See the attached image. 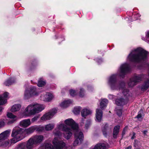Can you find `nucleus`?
I'll return each instance as SVG.
<instances>
[{
    "mask_svg": "<svg viewBox=\"0 0 149 149\" xmlns=\"http://www.w3.org/2000/svg\"><path fill=\"white\" fill-rule=\"evenodd\" d=\"M129 69V66L126 63L123 64L121 65L117 74H113L110 77L108 80V84L112 90L118 89L122 90L123 89V88L124 86V83L123 82L119 84V87H118L117 82L116 81L117 76L118 75L123 77L125 74L128 72Z\"/></svg>",
    "mask_w": 149,
    "mask_h": 149,
    "instance_id": "1",
    "label": "nucleus"
},
{
    "mask_svg": "<svg viewBox=\"0 0 149 149\" xmlns=\"http://www.w3.org/2000/svg\"><path fill=\"white\" fill-rule=\"evenodd\" d=\"M65 124L70 126L74 132L75 141L73 143L74 146H76L80 144L83 141L84 136L81 130L78 129V124L72 118H68L64 121Z\"/></svg>",
    "mask_w": 149,
    "mask_h": 149,
    "instance_id": "2",
    "label": "nucleus"
},
{
    "mask_svg": "<svg viewBox=\"0 0 149 149\" xmlns=\"http://www.w3.org/2000/svg\"><path fill=\"white\" fill-rule=\"evenodd\" d=\"M148 53L141 48L132 51L128 55L127 60L130 61L139 62L146 60Z\"/></svg>",
    "mask_w": 149,
    "mask_h": 149,
    "instance_id": "3",
    "label": "nucleus"
},
{
    "mask_svg": "<svg viewBox=\"0 0 149 149\" xmlns=\"http://www.w3.org/2000/svg\"><path fill=\"white\" fill-rule=\"evenodd\" d=\"M45 107L43 105L36 103H32L25 108L24 115L26 116H29L34 115L41 111Z\"/></svg>",
    "mask_w": 149,
    "mask_h": 149,
    "instance_id": "4",
    "label": "nucleus"
},
{
    "mask_svg": "<svg viewBox=\"0 0 149 149\" xmlns=\"http://www.w3.org/2000/svg\"><path fill=\"white\" fill-rule=\"evenodd\" d=\"M24 129L19 127H14L11 133L12 138L10 139L11 143H15L22 140L24 136Z\"/></svg>",
    "mask_w": 149,
    "mask_h": 149,
    "instance_id": "5",
    "label": "nucleus"
},
{
    "mask_svg": "<svg viewBox=\"0 0 149 149\" xmlns=\"http://www.w3.org/2000/svg\"><path fill=\"white\" fill-rule=\"evenodd\" d=\"M54 133L55 136L52 141V143L54 147L50 143H49L52 146L51 148L54 149H62L63 148L66 146L65 142L62 140L60 141L59 138L57 137H59L60 136H61V133L59 130H57L56 129L54 130Z\"/></svg>",
    "mask_w": 149,
    "mask_h": 149,
    "instance_id": "6",
    "label": "nucleus"
},
{
    "mask_svg": "<svg viewBox=\"0 0 149 149\" xmlns=\"http://www.w3.org/2000/svg\"><path fill=\"white\" fill-rule=\"evenodd\" d=\"M58 129L62 130L64 131L63 136L67 139H69L72 136V130L68 127L62 122H61L57 125Z\"/></svg>",
    "mask_w": 149,
    "mask_h": 149,
    "instance_id": "7",
    "label": "nucleus"
},
{
    "mask_svg": "<svg viewBox=\"0 0 149 149\" xmlns=\"http://www.w3.org/2000/svg\"><path fill=\"white\" fill-rule=\"evenodd\" d=\"M39 93L34 87H30L28 90H25L24 94V98L28 99L31 97L38 96Z\"/></svg>",
    "mask_w": 149,
    "mask_h": 149,
    "instance_id": "8",
    "label": "nucleus"
},
{
    "mask_svg": "<svg viewBox=\"0 0 149 149\" xmlns=\"http://www.w3.org/2000/svg\"><path fill=\"white\" fill-rule=\"evenodd\" d=\"M43 129L42 127H39L37 125H34L31 126L29 128L26 129H24L23 133L27 134H29L33 133L35 130L40 131H41Z\"/></svg>",
    "mask_w": 149,
    "mask_h": 149,
    "instance_id": "9",
    "label": "nucleus"
},
{
    "mask_svg": "<svg viewBox=\"0 0 149 149\" xmlns=\"http://www.w3.org/2000/svg\"><path fill=\"white\" fill-rule=\"evenodd\" d=\"M54 97L52 94L47 93L45 94L41 95L40 96V98L41 100L44 101L49 102L53 99Z\"/></svg>",
    "mask_w": 149,
    "mask_h": 149,
    "instance_id": "10",
    "label": "nucleus"
},
{
    "mask_svg": "<svg viewBox=\"0 0 149 149\" xmlns=\"http://www.w3.org/2000/svg\"><path fill=\"white\" fill-rule=\"evenodd\" d=\"M36 145L40 143L44 140L42 135H35L31 137Z\"/></svg>",
    "mask_w": 149,
    "mask_h": 149,
    "instance_id": "11",
    "label": "nucleus"
},
{
    "mask_svg": "<svg viewBox=\"0 0 149 149\" xmlns=\"http://www.w3.org/2000/svg\"><path fill=\"white\" fill-rule=\"evenodd\" d=\"M10 132V130H7L0 134V143L8 138L9 136Z\"/></svg>",
    "mask_w": 149,
    "mask_h": 149,
    "instance_id": "12",
    "label": "nucleus"
},
{
    "mask_svg": "<svg viewBox=\"0 0 149 149\" xmlns=\"http://www.w3.org/2000/svg\"><path fill=\"white\" fill-rule=\"evenodd\" d=\"M31 124L30 119H26L21 121L19 123V125L22 127H27Z\"/></svg>",
    "mask_w": 149,
    "mask_h": 149,
    "instance_id": "13",
    "label": "nucleus"
},
{
    "mask_svg": "<svg viewBox=\"0 0 149 149\" xmlns=\"http://www.w3.org/2000/svg\"><path fill=\"white\" fill-rule=\"evenodd\" d=\"M96 121L100 122L101 121L102 117V112L101 110L97 109L96 111Z\"/></svg>",
    "mask_w": 149,
    "mask_h": 149,
    "instance_id": "14",
    "label": "nucleus"
},
{
    "mask_svg": "<svg viewBox=\"0 0 149 149\" xmlns=\"http://www.w3.org/2000/svg\"><path fill=\"white\" fill-rule=\"evenodd\" d=\"M32 139L31 138L27 141L26 145L27 149H32L34 145H36Z\"/></svg>",
    "mask_w": 149,
    "mask_h": 149,
    "instance_id": "15",
    "label": "nucleus"
},
{
    "mask_svg": "<svg viewBox=\"0 0 149 149\" xmlns=\"http://www.w3.org/2000/svg\"><path fill=\"white\" fill-rule=\"evenodd\" d=\"M92 113V111L88 108H84L81 111V116L83 117H85L88 115Z\"/></svg>",
    "mask_w": 149,
    "mask_h": 149,
    "instance_id": "16",
    "label": "nucleus"
},
{
    "mask_svg": "<svg viewBox=\"0 0 149 149\" xmlns=\"http://www.w3.org/2000/svg\"><path fill=\"white\" fill-rule=\"evenodd\" d=\"M8 95V93H5L2 96H0V105H3L6 102V98L7 97Z\"/></svg>",
    "mask_w": 149,
    "mask_h": 149,
    "instance_id": "17",
    "label": "nucleus"
},
{
    "mask_svg": "<svg viewBox=\"0 0 149 149\" xmlns=\"http://www.w3.org/2000/svg\"><path fill=\"white\" fill-rule=\"evenodd\" d=\"M57 110L52 109L51 111L45 114L48 120L51 119L53 116L56 113Z\"/></svg>",
    "mask_w": 149,
    "mask_h": 149,
    "instance_id": "18",
    "label": "nucleus"
},
{
    "mask_svg": "<svg viewBox=\"0 0 149 149\" xmlns=\"http://www.w3.org/2000/svg\"><path fill=\"white\" fill-rule=\"evenodd\" d=\"M142 75H138L137 76H136L134 77V81L132 82V83H133V84L132 85H131L130 84V83L129 84V85L132 86H134L135 85L136 83L138 82H140L141 81L142 79Z\"/></svg>",
    "mask_w": 149,
    "mask_h": 149,
    "instance_id": "19",
    "label": "nucleus"
},
{
    "mask_svg": "<svg viewBox=\"0 0 149 149\" xmlns=\"http://www.w3.org/2000/svg\"><path fill=\"white\" fill-rule=\"evenodd\" d=\"M72 101L70 100H65L61 104L60 106L63 108L67 107L72 103Z\"/></svg>",
    "mask_w": 149,
    "mask_h": 149,
    "instance_id": "20",
    "label": "nucleus"
},
{
    "mask_svg": "<svg viewBox=\"0 0 149 149\" xmlns=\"http://www.w3.org/2000/svg\"><path fill=\"white\" fill-rule=\"evenodd\" d=\"M21 106L19 104H16L14 105L12 107L11 111L13 112H15L19 111L20 109Z\"/></svg>",
    "mask_w": 149,
    "mask_h": 149,
    "instance_id": "21",
    "label": "nucleus"
},
{
    "mask_svg": "<svg viewBox=\"0 0 149 149\" xmlns=\"http://www.w3.org/2000/svg\"><path fill=\"white\" fill-rule=\"evenodd\" d=\"M13 143H11L10 139L8 141H6L4 142H2V143H0V146L3 147H8L11 146Z\"/></svg>",
    "mask_w": 149,
    "mask_h": 149,
    "instance_id": "22",
    "label": "nucleus"
},
{
    "mask_svg": "<svg viewBox=\"0 0 149 149\" xmlns=\"http://www.w3.org/2000/svg\"><path fill=\"white\" fill-rule=\"evenodd\" d=\"M107 102L108 100L106 99L102 100L100 102V107L102 110L106 107Z\"/></svg>",
    "mask_w": 149,
    "mask_h": 149,
    "instance_id": "23",
    "label": "nucleus"
},
{
    "mask_svg": "<svg viewBox=\"0 0 149 149\" xmlns=\"http://www.w3.org/2000/svg\"><path fill=\"white\" fill-rule=\"evenodd\" d=\"M120 127V126L118 125L114 127L113 133V136L114 138H117V135L119 132Z\"/></svg>",
    "mask_w": 149,
    "mask_h": 149,
    "instance_id": "24",
    "label": "nucleus"
},
{
    "mask_svg": "<svg viewBox=\"0 0 149 149\" xmlns=\"http://www.w3.org/2000/svg\"><path fill=\"white\" fill-rule=\"evenodd\" d=\"M7 116L8 118L13 119L11 121V123H13L17 119V116L11 113H8L7 114Z\"/></svg>",
    "mask_w": 149,
    "mask_h": 149,
    "instance_id": "25",
    "label": "nucleus"
},
{
    "mask_svg": "<svg viewBox=\"0 0 149 149\" xmlns=\"http://www.w3.org/2000/svg\"><path fill=\"white\" fill-rule=\"evenodd\" d=\"M126 102V101L122 99H117L116 101V104L118 106L123 105L125 104Z\"/></svg>",
    "mask_w": 149,
    "mask_h": 149,
    "instance_id": "26",
    "label": "nucleus"
},
{
    "mask_svg": "<svg viewBox=\"0 0 149 149\" xmlns=\"http://www.w3.org/2000/svg\"><path fill=\"white\" fill-rule=\"evenodd\" d=\"M146 37H142V39L147 43L149 42V30L146 32L145 33Z\"/></svg>",
    "mask_w": 149,
    "mask_h": 149,
    "instance_id": "27",
    "label": "nucleus"
},
{
    "mask_svg": "<svg viewBox=\"0 0 149 149\" xmlns=\"http://www.w3.org/2000/svg\"><path fill=\"white\" fill-rule=\"evenodd\" d=\"M149 87V80L146 81L143 85L141 88L142 91H144L146 90Z\"/></svg>",
    "mask_w": 149,
    "mask_h": 149,
    "instance_id": "28",
    "label": "nucleus"
},
{
    "mask_svg": "<svg viewBox=\"0 0 149 149\" xmlns=\"http://www.w3.org/2000/svg\"><path fill=\"white\" fill-rule=\"evenodd\" d=\"M54 125L53 124H49L45 126V129L47 131L51 130L54 128Z\"/></svg>",
    "mask_w": 149,
    "mask_h": 149,
    "instance_id": "29",
    "label": "nucleus"
},
{
    "mask_svg": "<svg viewBox=\"0 0 149 149\" xmlns=\"http://www.w3.org/2000/svg\"><path fill=\"white\" fill-rule=\"evenodd\" d=\"M14 83V79L12 78L6 81L4 83V84L6 86H9L12 84Z\"/></svg>",
    "mask_w": 149,
    "mask_h": 149,
    "instance_id": "30",
    "label": "nucleus"
},
{
    "mask_svg": "<svg viewBox=\"0 0 149 149\" xmlns=\"http://www.w3.org/2000/svg\"><path fill=\"white\" fill-rule=\"evenodd\" d=\"M26 145L25 143H22L18 145L16 149H27Z\"/></svg>",
    "mask_w": 149,
    "mask_h": 149,
    "instance_id": "31",
    "label": "nucleus"
},
{
    "mask_svg": "<svg viewBox=\"0 0 149 149\" xmlns=\"http://www.w3.org/2000/svg\"><path fill=\"white\" fill-rule=\"evenodd\" d=\"M81 109V107H76L74 108L73 111L75 114H77L79 113Z\"/></svg>",
    "mask_w": 149,
    "mask_h": 149,
    "instance_id": "32",
    "label": "nucleus"
},
{
    "mask_svg": "<svg viewBox=\"0 0 149 149\" xmlns=\"http://www.w3.org/2000/svg\"><path fill=\"white\" fill-rule=\"evenodd\" d=\"M45 81H43L41 79H40L38 81V87H41L44 86L45 84Z\"/></svg>",
    "mask_w": 149,
    "mask_h": 149,
    "instance_id": "33",
    "label": "nucleus"
},
{
    "mask_svg": "<svg viewBox=\"0 0 149 149\" xmlns=\"http://www.w3.org/2000/svg\"><path fill=\"white\" fill-rule=\"evenodd\" d=\"M40 114H38L34 117L31 119V123H33L35 122L38 119L40 118Z\"/></svg>",
    "mask_w": 149,
    "mask_h": 149,
    "instance_id": "34",
    "label": "nucleus"
},
{
    "mask_svg": "<svg viewBox=\"0 0 149 149\" xmlns=\"http://www.w3.org/2000/svg\"><path fill=\"white\" fill-rule=\"evenodd\" d=\"M108 127V125L107 124L105 125L103 128L102 129V132L103 134L105 136H106L107 135V133L106 132V131L107 130V127Z\"/></svg>",
    "mask_w": 149,
    "mask_h": 149,
    "instance_id": "35",
    "label": "nucleus"
},
{
    "mask_svg": "<svg viewBox=\"0 0 149 149\" xmlns=\"http://www.w3.org/2000/svg\"><path fill=\"white\" fill-rule=\"evenodd\" d=\"M123 93L125 96H130V93L127 89H124Z\"/></svg>",
    "mask_w": 149,
    "mask_h": 149,
    "instance_id": "36",
    "label": "nucleus"
},
{
    "mask_svg": "<svg viewBox=\"0 0 149 149\" xmlns=\"http://www.w3.org/2000/svg\"><path fill=\"white\" fill-rule=\"evenodd\" d=\"M70 94L72 96H74L77 94L76 91L74 90L71 89L70 90Z\"/></svg>",
    "mask_w": 149,
    "mask_h": 149,
    "instance_id": "37",
    "label": "nucleus"
},
{
    "mask_svg": "<svg viewBox=\"0 0 149 149\" xmlns=\"http://www.w3.org/2000/svg\"><path fill=\"white\" fill-rule=\"evenodd\" d=\"M84 89L82 88H81L79 93V95L80 97H83L84 95Z\"/></svg>",
    "mask_w": 149,
    "mask_h": 149,
    "instance_id": "38",
    "label": "nucleus"
},
{
    "mask_svg": "<svg viewBox=\"0 0 149 149\" xmlns=\"http://www.w3.org/2000/svg\"><path fill=\"white\" fill-rule=\"evenodd\" d=\"M52 146L48 143H46L45 145V149H54L51 148Z\"/></svg>",
    "mask_w": 149,
    "mask_h": 149,
    "instance_id": "39",
    "label": "nucleus"
},
{
    "mask_svg": "<svg viewBox=\"0 0 149 149\" xmlns=\"http://www.w3.org/2000/svg\"><path fill=\"white\" fill-rule=\"evenodd\" d=\"M143 113V111L141 110L138 113V114L136 116V118L139 119L141 118L142 117V114Z\"/></svg>",
    "mask_w": 149,
    "mask_h": 149,
    "instance_id": "40",
    "label": "nucleus"
},
{
    "mask_svg": "<svg viewBox=\"0 0 149 149\" xmlns=\"http://www.w3.org/2000/svg\"><path fill=\"white\" fill-rule=\"evenodd\" d=\"M116 111L117 113V114L119 116L121 115L122 114V110L121 109H118V108H116Z\"/></svg>",
    "mask_w": 149,
    "mask_h": 149,
    "instance_id": "41",
    "label": "nucleus"
},
{
    "mask_svg": "<svg viewBox=\"0 0 149 149\" xmlns=\"http://www.w3.org/2000/svg\"><path fill=\"white\" fill-rule=\"evenodd\" d=\"M47 120H48V119L45 114L41 117L40 119V121H45Z\"/></svg>",
    "mask_w": 149,
    "mask_h": 149,
    "instance_id": "42",
    "label": "nucleus"
},
{
    "mask_svg": "<svg viewBox=\"0 0 149 149\" xmlns=\"http://www.w3.org/2000/svg\"><path fill=\"white\" fill-rule=\"evenodd\" d=\"M134 81V79H131L130 80V81H129V82L128 83V85L130 87H132L133 86H131L130 85H129V84L130 83V84L131 85H132V84H133V83H132V82H133Z\"/></svg>",
    "mask_w": 149,
    "mask_h": 149,
    "instance_id": "43",
    "label": "nucleus"
},
{
    "mask_svg": "<svg viewBox=\"0 0 149 149\" xmlns=\"http://www.w3.org/2000/svg\"><path fill=\"white\" fill-rule=\"evenodd\" d=\"M91 123V122L90 121H87L86 122V123L85 125V127L86 128H88V127L89 126Z\"/></svg>",
    "mask_w": 149,
    "mask_h": 149,
    "instance_id": "44",
    "label": "nucleus"
},
{
    "mask_svg": "<svg viewBox=\"0 0 149 149\" xmlns=\"http://www.w3.org/2000/svg\"><path fill=\"white\" fill-rule=\"evenodd\" d=\"M5 125L4 122L3 121H0V128L3 127Z\"/></svg>",
    "mask_w": 149,
    "mask_h": 149,
    "instance_id": "45",
    "label": "nucleus"
},
{
    "mask_svg": "<svg viewBox=\"0 0 149 149\" xmlns=\"http://www.w3.org/2000/svg\"><path fill=\"white\" fill-rule=\"evenodd\" d=\"M114 96L112 95H109V98L110 99H113L114 98Z\"/></svg>",
    "mask_w": 149,
    "mask_h": 149,
    "instance_id": "46",
    "label": "nucleus"
},
{
    "mask_svg": "<svg viewBox=\"0 0 149 149\" xmlns=\"http://www.w3.org/2000/svg\"><path fill=\"white\" fill-rule=\"evenodd\" d=\"M132 134H133V136L131 137V139H134L135 137V133L134 132H133Z\"/></svg>",
    "mask_w": 149,
    "mask_h": 149,
    "instance_id": "47",
    "label": "nucleus"
},
{
    "mask_svg": "<svg viewBox=\"0 0 149 149\" xmlns=\"http://www.w3.org/2000/svg\"><path fill=\"white\" fill-rule=\"evenodd\" d=\"M132 148V146H130L126 148V149H131Z\"/></svg>",
    "mask_w": 149,
    "mask_h": 149,
    "instance_id": "48",
    "label": "nucleus"
},
{
    "mask_svg": "<svg viewBox=\"0 0 149 149\" xmlns=\"http://www.w3.org/2000/svg\"><path fill=\"white\" fill-rule=\"evenodd\" d=\"M127 128V127H125L123 129V131H124V132H125V131Z\"/></svg>",
    "mask_w": 149,
    "mask_h": 149,
    "instance_id": "49",
    "label": "nucleus"
},
{
    "mask_svg": "<svg viewBox=\"0 0 149 149\" xmlns=\"http://www.w3.org/2000/svg\"><path fill=\"white\" fill-rule=\"evenodd\" d=\"M127 128V127H125L123 129V131H124V132H125V131Z\"/></svg>",
    "mask_w": 149,
    "mask_h": 149,
    "instance_id": "50",
    "label": "nucleus"
},
{
    "mask_svg": "<svg viewBox=\"0 0 149 149\" xmlns=\"http://www.w3.org/2000/svg\"><path fill=\"white\" fill-rule=\"evenodd\" d=\"M147 132V131L146 130H145L144 131H143V133L144 134H146V133Z\"/></svg>",
    "mask_w": 149,
    "mask_h": 149,
    "instance_id": "51",
    "label": "nucleus"
},
{
    "mask_svg": "<svg viewBox=\"0 0 149 149\" xmlns=\"http://www.w3.org/2000/svg\"><path fill=\"white\" fill-rule=\"evenodd\" d=\"M3 109V108L1 107H0V112L2 111Z\"/></svg>",
    "mask_w": 149,
    "mask_h": 149,
    "instance_id": "52",
    "label": "nucleus"
},
{
    "mask_svg": "<svg viewBox=\"0 0 149 149\" xmlns=\"http://www.w3.org/2000/svg\"><path fill=\"white\" fill-rule=\"evenodd\" d=\"M139 14H137L135 15V17H139Z\"/></svg>",
    "mask_w": 149,
    "mask_h": 149,
    "instance_id": "53",
    "label": "nucleus"
},
{
    "mask_svg": "<svg viewBox=\"0 0 149 149\" xmlns=\"http://www.w3.org/2000/svg\"><path fill=\"white\" fill-rule=\"evenodd\" d=\"M125 134V132H124V131H123V132H122V134L123 135H124Z\"/></svg>",
    "mask_w": 149,
    "mask_h": 149,
    "instance_id": "54",
    "label": "nucleus"
},
{
    "mask_svg": "<svg viewBox=\"0 0 149 149\" xmlns=\"http://www.w3.org/2000/svg\"><path fill=\"white\" fill-rule=\"evenodd\" d=\"M99 61H100V62H101L102 61V60L101 59H99V61H98V62L99 63Z\"/></svg>",
    "mask_w": 149,
    "mask_h": 149,
    "instance_id": "55",
    "label": "nucleus"
},
{
    "mask_svg": "<svg viewBox=\"0 0 149 149\" xmlns=\"http://www.w3.org/2000/svg\"><path fill=\"white\" fill-rule=\"evenodd\" d=\"M139 19V18H137L136 19H135V20H137Z\"/></svg>",
    "mask_w": 149,
    "mask_h": 149,
    "instance_id": "56",
    "label": "nucleus"
},
{
    "mask_svg": "<svg viewBox=\"0 0 149 149\" xmlns=\"http://www.w3.org/2000/svg\"><path fill=\"white\" fill-rule=\"evenodd\" d=\"M134 146L135 147H136V146H135V145H134Z\"/></svg>",
    "mask_w": 149,
    "mask_h": 149,
    "instance_id": "57",
    "label": "nucleus"
},
{
    "mask_svg": "<svg viewBox=\"0 0 149 149\" xmlns=\"http://www.w3.org/2000/svg\"><path fill=\"white\" fill-rule=\"evenodd\" d=\"M148 43H149V42Z\"/></svg>",
    "mask_w": 149,
    "mask_h": 149,
    "instance_id": "58",
    "label": "nucleus"
}]
</instances>
